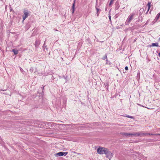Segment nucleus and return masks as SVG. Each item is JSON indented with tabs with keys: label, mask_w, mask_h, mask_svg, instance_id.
<instances>
[{
	"label": "nucleus",
	"mask_w": 160,
	"mask_h": 160,
	"mask_svg": "<svg viewBox=\"0 0 160 160\" xmlns=\"http://www.w3.org/2000/svg\"><path fill=\"white\" fill-rule=\"evenodd\" d=\"M105 154L106 155V157L110 160L113 157V154L108 149L106 150Z\"/></svg>",
	"instance_id": "obj_1"
},
{
	"label": "nucleus",
	"mask_w": 160,
	"mask_h": 160,
	"mask_svg": "<svg viewBox=\"0 0 160 160\" xmlns=\"http://www.w3.org/2000/svg\"><path fill=\"white\" fill-rule=\"evenodd\" d=\"M107 149L106 148L100 147L97 149V152L99 154H105Z\"/></svg>",
	"instance_id": "obj_2"
},
{
	"label": "nucleus",
	"mask_w": 160,
	"mask_h": 160,
	"mask_svg": "<svg viewBox=\"0 0 160 160\" xmlns=\"http://www.w3.org/2000/svg\"><path fill=\"white\" fill-rule=\"evenodd\" d=\"M68 153V152H60L56 153L55 154V156L56 157L62 156H65Z\"/></svg>",
	"instance_id": "obj_3"
},
{
	"label": "nucleus",
	"mask_w": 160,
	"mask_h": 160,
	"mask_svg": "<svg viewBox=\"0 0 160 160\" xmlns=\"http://www.w3.org/2000/svg\"><path fill=\"white\" fill-rule=\"evenodd\" d=\"M134 16V14H132V15H131L128 18L126 22V24H129V22H131V20L133 18V16Z\"/></svg>",
	"instance_id": "obj_4"
},
{
	"label": "nucleus",
	"mask_w": 160,
	"mask_h": 160,
	"mask_svg": "<svg viewBox=\"0 0 160 160\" xmlns=\"http://www.w3.org/2000/svg\"><path fill=\"white\" fill-rule=\"evenodd\" d=\"M24 16H23V20L22 22H23L24 20L25 19L28 17V12L27 11H24Z\"/></svg>",
	"instance_id": "obj_5"
},
{
	"label": "nucleus",
	"mask_w": 160,
	"mask_h": 160,
	"mask_svg": "<svg viewBox=\"0 0 160 160\" xmlns=\"http://www.w3.org/2000/svg\"><path fill=\"white\" fill-rule=\"evenodd\" d=\"M75 0L74 1V2L73 4L72 9V13H74L75 11Z\"/></svg>",
	"instance_id": "obj_6"
},
{
	"label": "nucleus",
	"mask_w": 160,
	"mask_h": 160,
	"mask_svg": "<svg viewBox=\"0 0 160 160\" xmlns=\"http://www.w3.org/2000/svg\"><path fill=\"white\" fill-rule=\"evenodd\" d=\"M148 135V133H143L142 132H140V137L145 136Z\"/></svg>",
	"instance_id": "obj_7"
},
{
	"label": "nucleus",
	"mask_w": 160,
	"mask_h": 160,
	"mask_svg": "<svg viewBox=\"0 0 160 160\" xmlns=\"http://www.w3.org/2000/svg\"><path fill=\"white\" fill-rule=\"evenodd\" d=\"M151 3L150 2H148L147 6L148 7V11L150 8L151 7Z\"/></svg>",
	"instance_id": "obj_8"
},
{
	"label": "nucleus",
	"mask_w": 160,
	"mask_h": 160,
	"mask_svg": "<svg viewBox=\"0 0 160 160\" xmlns=\"http://www.w3.org/2000/svg\"><path fill=\"white\" fill-rule=\"evenodd\" d=\"M158 43H152L151 46L152 47L156 46L158 47Z\"/></svg>",
	"instance_id": "obj_9"
},
{
	"label": "nucleus",
	"mask_w": 160,
	"mask_h": 160,
	"mask_svg": "<svg viewBox=\"0 0 160 160\" xmlns=\"http://www.w3.org/2000/svg\"><path fill=\"white\" fill-rule=\"evenodd\" d=\"M123 134L126 136H131V134L130 133H124Z\"/></svg>",
	"instance_id": "obj_10"
},
{
	"label": "nucleus",
	"mask_w": 160,
	"mask_h": 160,
	"mask_svg": "<svg viewBox=\"0 0 160 160\" xmlns=\"http://www.w3.org/2000/svg\"><path fill=\"white\" fill-rule=\"evenodd\" d=\"M12 52L14 53V54L16 55L18 54V50H15L14 49L12 50Z\"/></svg>",
	"instance_id": "obj_11"
},
{
	"label": "nucleus",
	"mask_w": 160,
	"mask_h": 160,
	"mask_svg": "<svg viewBox=\"0 0 160 160\" xmlns=\"http://www.w3.org/2000/svg\"><path fill=\"white\" fill-rule=\"evenodd\" d=\"M40 43L38 42L37 41H36L35 42V46L36 47H38L39 44Z\"/></svg>",
	"instance_id": "obj_12"
},
{
	"label": "nucleus",
	"mask_w": 160,
	"mask_h": 160,
	"mask_svg": "<svg viewBox=\"0 0 160 160\" xmlns=\"http://www.w3.org/2000/svg\"><path fill=\"white\" fill-rule=\"evenodd\" d=\"M160 16V12L156 16V18L157 19V20H158L159 18V17Z\"/></svg>",
	"instance_id": "obj_13"
},
{
	"label": "nucleus",
	"mask_w": 160,
	"mask_h": 160,
	"mask_svg": "<svg viewBox=\"0 0 160 160\" xmlns=\"http://www.w3.org/2000/svg\"><path fill=\"white\" fill-rule=\"evenodd\" d=\"M107 55L106 54L104 56V57L102 58V59H103V60H105V59H106V61H108V59H107Z\"/></svg>",
	"instance_id": "obj_14"
},
{
	"label": "nucleus",
	"mask_w": 160,
	"mask_h": 160,
	"mask_svg": "<svg viewBox=\"0 0 160 160\" xmlns=\"http://www.w3.org/2000/svg\"><path fill=\"white\" fill-rule=\"evenodd\" d=\"M125 116L127 118H133V117L132 116H130L128 115H126Z\"/></svg>",
	"instance_id": "obj_15"
},
{
	"label": "nucleus",
	"mask_w": 160,
	"mask_h": 160,
	"mask_svg": "<svg viewBox=\"0 0 160 160\" xmlns=\"http://www.w3.org/2000/svg\"><path fill=\"white\" fill-rule=\"evenodd\" d=\"M137 136H140V132L136 133V137Z\"/></svg>",
	"instance_id": "obj_16"
},
{
	"label": "nucleus",
	"mask_w": 160,
	"mask_h": 160,
	"mask_svg": "<svg viewBox=\"0 0 160 160\" xmlns=\"http://www.w3.org/2000/svg\"><path fill=\"white\" fill-rule=\"evenodd\" d=\"M113 1H114V0H111L110 1L109 4V6L111 5L113 3Z\"/></svg>",
	"instance_id": "obj_17"
},
{
	"label": "nucleus",
	"mask_w": 160,
	"mask_h": 160,
	"mask_svg": "<svg viewBox=\"0 0 160 160\" xmlns=\"http://www.w3.org/2000/svg\"><path fill=\"white\" fill-rule=\"evenodd\" d=\"M131 136H135L136 137V133H131Z\"/></svg>",
	"instance_id": "obj_18"
},
{
	"label": "nucleus",
	"mask_w": 160,
	"mask_h": 160,
	"mask_svg": "<svg viewBox=\"0 0 160 160\" xmlns=\"http://www.w3.org/2000/svg\"><path fill=\"white\" fill-rule=\"evenodd\" d=\"M125 69L126 70H128V66H126V67H125Z\"/></svg>",
	"instance_id": "obj_19"
},
{
	"label": "nucleus",
	"mask_w": 160,
	"mask_h": 160,
	"mask_svg": "<svg viewBox=\"0 0 160 160\" xmlns=\"http://www.w3.org/2000/svg\"><path fill=\"white\" fill-rule=\"evenodd\" d=\"M151 135H160V134H151Z\"/></svg>",
	"instance_id": "obj_20"
},
{
	"label": "nucleus",
	"mask_w": 160,
	"mask_h": 160,
	"mask_svg": "<svg viewBox=\"0 0 160 160\" xmlns=\"http://www.w3.org/2000/svg\"><path fill=\"white\" fill-rule=\"evenodd\" d=\"M96 9L97 10V12H98V11H99V9L97 8H96Z\"/></svg>",
	"instance_id": "obj_21"
},
{
	"label": "nucleus",
	"mask_w": 160,
	"mask_h": 160,
	"mask_svg": "<svg viewBox=\"0 0 160 160\" xmlns=\"http://www.w3.org/2000/svg\"><path fill=\"white\" fill-rule=\"evenodd\" d=\"M109 18L110 19H111V16H109Z\"/></svg>",
	"instance_id": "obj_22"
},
{
	"label": "nucleus",
	"mask_w": 160,
	"mask_h": 160,
	"mask_svg": "<svg viewBox=\"0 0 160 160\" xmlns=\"http://www.w3.org/2000/svg\"><path fill=\"white\" fill-rule=\"evenodd\" d=\"M151 134H150V133H148V135H151Z\"/></svg>",
	"instance_id": "obj_23"
},
{
	"label": "nucleus",
	"mask_w": 160,
	"mask_h": 160,
	"mask_svg": "<svg viewBox=\"0 0 160 160\" xmlns=\"http://www.w3.org/2000/svg\"><path fill=\"white\" fill-rule=\"evenodd\" d=\"M158 55L159 56H160V52L158 53Z\"/></svg>",
	"instance_id": "obj_24"
},
{
	"label": "nucleus",
	"mask_w": 160,
	"mask_h": 160,
	"mask_svg": "<svg viewBox=\"0 0 160 160\" xmlns=\"http://www.w3.org/2000/svg\"><path fill=\"white\" fill-rule=\"evenodd\" d=\"M1 91H4V90H1ZM1 91V90H0V91Z\"/></svg>",
	"instance_id": "obj_25"
},
{
	"label": "nucleus",
	"mask_w": 160,
	"mask_h": 160,
	"mask_svg": "<svg viewBox=\"0 0 160 160\" xmlns=\"http://www.w3.org/2000/svg\"><path fill=\"white\" fill-rule=\"evenodd\" d=\"M30 71H32V70H31V69H30Z\"/></svg>",
	"instance_id": "obj_26"
},
{
	"label": "nucleus",
	"mask_w": 160,
	"mask_h": 160,
	"mask_svg": "<svg viewBox=\"0 0 160 160\" xmlns=\"http://www.w3.org/2000/svg\"><path fill=\"white\" fill-rule=\"evenodd\" d=\"M30 71H32V70H31V69H30Z\"/></svg>",
	"instance_id": "obj_27"
}]
</instances>
